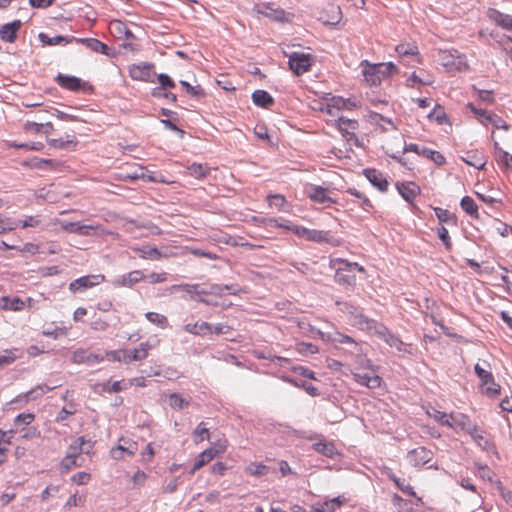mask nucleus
<instances>
[{"instance_id":"dca6fc26","label":"nucleus","mask_w":512,"mask_h":512,"mask_svg":"<svg viewBox=\"0 0 512 512\" xmlns=\"http://www.w3.org/2000/svg\"><path fill=\"white\" fill-rule=\"evenodd\" d=\"M467 434H469L476 445L483 450L492 451L495 449V445L490 434L476 424L467 432Z\"/></svg>"},{"instance_id":"6e6552de","label":"nucleus","mask_w":512,"mask_h":512,"mask_svg":"<svg viewBox=\"0 0 512 512\" xmlns=\"http://www.w3.org/2000/svg\"><path fill=\"white\" fill-rule=\"evenodd\" d=\"M339 306L340 311L347 317L349 323L359 329H363L364 326L371 325V321L366 317L359 306L353 305L348 302H336Z\"/></svg>"},{"instance_id":"9d476101","label":"nucleus","mask_w":512,"mask_h":512,"mask_svg":"<svg viewBox=\"0 0 512 512\" xmlns=\"http://www.w3.org/2000/svg\"><path fill=\"white\" fill-rule=\"evenodd\" d=\"M306 196L314 203L330 208L337 203V200L330 196V190L315 184H307L304 189Z\"/></svg>"},{"instance_id":"e433bc0d","label":"nucleus","mask_w":512,"mask_h":512,"mask_svg":"<svg viewBox=\"0 0 512 512\" xmlns=\"http://www.w3.org/2000/svg\"><path fill=\"white\" fill-rule=\"evenodd\" d=\"M184 330L189 334L205 336L212 334V325L205 321L188 323L184 326Z\"/></svg>"},{"instance_id":"de8ad7c7","label":"nucleus","mask_w":512,"mask_h":512,"mask_svg":"<svg viewBox=\"0 0 512 512\" xmlns=\"http://www.w3.org/2000/svg\"><path fill=\"white\" fill-rule=\"evenodd\" d=\"M261 223L266 226L282 228L284 230L292 232L295 226L291 221L283 218H264L261 220Z\"/></svg>"},{"instance_id":"412c9836","label":"nucleus","mask_w":512,"mask_h":512,"mask_svg":"<svg viewBox=\"0 0 512 512\" xmlns=\"http://www.w3.org/2000/svg\"><path fill=\"white\" fill-rule=\"evenodd\" d=\"M134 251L139 255L140 258L149 260H160L162 258H170L175 256L171 250L166 249L165 251H160L156 247L149 245L134 248Z\"/></svg>"},{"instance_id":"9b49d317","label":"nucleus","mask_w":512,"mask_h":512,"mask_svg":"<svg viewBox=\"0 0 512 512\" xmlns=\"http://www.w3.org/2000/svg\"><path fill=\"white\" fill-rule=\"evenodd\" d=\"M314 62V57L310 53L304 52H292L289 55V68L292 72L300 76L306 72H308Z\"/></svg>"},{"instance_id":"473e14b6","label":"nucleus","mask_w":512,"mask_h":512,"mask_svg":"<svg viewBox=\"0 0 512 512\" xmlns=\"http://www.w3.org/2000/svg\"><path fill=\"white\" fill-rule=\"evenodd\" d=\"M320 19L326 25H336L342 19V11L337 5H329L321 14Z\"/></svg>"},{"instance_id":"09e8293b","label":"nucleus","mask_w":512,"mask_h":512,"mask_svg":"<svg viewBox=\"0 0 512 512\" xmlns=\"http://www.w3.org/2000/svg\"><path fill=\"white\" fill-rule=\"evenodd\" d=\"M187 172L194 178L204 179L209 175L210 168L205 164L192 163L187 167Z\"/></svg>"},{"instance_id":"b1692460","label":"nucleus","mask_w":512,"mask_h":512,"mask_svg":"<svg viewBox=\"0 0 512 512\" xmlns=\"http://www.w3.org/2000/svg\"><path fill=\"white\" fill-rule=\"evenodd\" d=\"M367 180L379 191L385 193L388 191L389 182L384 174L377 169L368 168L363 171Z\"/></svg>"},{"instance_id":"1a4fd4ad","label":"nucleus","mask_w":512,"mask_h":512,"mask_svg":"<svg viewBox=\"0 0 512 512\" xmlns=\"http://www.w3.org/2000/svg\"><path fill=\"white\" fill-rule=\"evenodd\" d=\"M293 233L299 238L305 239L307 241L316 243H329L332 245L337 244L336 239L328 231L309 229L304 226L295 225L293 228Z\"/></svg>"},{"instance_id":"4be33fe9","label":"nucleus","mask_w":512,"mask_h":512,"mask_svg":"<svg viewBox=\"0 0 512 512\" xmlns=\"http://www.w3.org/2000/svg\"><path fill=\"white\" fill-rule=\"evenodd\" d=\"M449 417L450 425L448 427L456 432L465 431L467 433L475 425L468 415L460 412H451Z\"/></svg>"},{"instance_id":"4c0bfd02","label":"nucleus","mask_w":512,"mask_h":512,"mask_svg":"<svg viewBox=\"0 0 512 512\" xmlns=\"http://www.w3.org/2000/svg\"><path fill=\"white\" fill-rule=\"evenodd\" d=\"M39 40L43 45L47 46H55V45H67L74 43L75 37L74 36H55V37H49L45 33L39 34Z\"/></svg>"},{"instance_id":"20e7f679","label":"nucleus","mask_w":512,"mask_h":512,"mask_svg":"<svg viewBox=\"0 0 512 512\" xmlns=\"http://www.w3.org/2000/svg\"><path fill=\"white\" fill-rule=\"evenodd\" d=\"M438 59L449 73L466 72L470 68L466 55L459 53L457 50H440Z\"/></svg>"},{"instance_id":"774afa93","label":"nucleus","mask_w":512,"mask_h":512,"mask_svg":"<svg viewBox=\"0 0 512 512\" xmlns=\"http://www.w3.org/2000/svg\"><path fill=\"white\" fill-rule=\"evenodd\" d=\"M23 132L28 134V135H38V134H43L42 131H43V127H42V123H37V122H34V121H26L24 124H23Z\"/></svg>"},{"instance_id":"2f4dec72","label":"nucleus","mask_w":512,"mask_h":512,"mask_svg":"<svg viewBox=\"0 0 512 512\" xmlns=\"http://www.w3.org/2000/svg\"><path fill=\"white\" fill-rule=\"evenodd\" d=\"M74 43H80L86 46L93 52L109 55L110 48L96 38H77L75 37Z\"/></svg>"},{"instance_id":"4d7b16f0","label":"nucleus","mask_w":512,"mask_h":512,"mask_svg":"<svg viewBox=\"0 0 512 512\" xmlns=\"http://www.w3.org/2000/svg\"><path fill=\"white\" fill-rule=\"evenodd\" d=\"M145 317H146V319L150 323H152V324H154V325H156V326H158V327H160L162 329H165V328L168 327V319H167V317L162 315V314H160V313L147 312L145 314Z\"/></svg>"},{"instance_id":"0e129e2a","label":"nucleus","mask_w":512,"mask_h":512,"mask_svg":"<svg viewBox=\"0 0 512 512\" xmlns=\"http://www.w3.org/2000/svg\"><path fill=\"white\" fill-rule=\"evenodd\" d=\"M77 458L75 454L67 453L66 456L61 460L60 467L63 471L68 472L74 467L79 466L77 463Z\"/></svg>"},{"instance_id":"393cba45","label":"nucleus","mask_w":512,"mask_h":512,"mask_svg":"<svg viewBox=\"0 0 512 512\" xmlns=\"http://www.w3.org/2000/svg\"><path fill=\"white\" fill-rule=\"evenodd\" d=\"M109 31L113 37L119 40H134L135 35L128 28L127 24L121 20H112L109 23Z\"/></svg>"},{"instance_id":"5701e85b","label":"nucleus","mask_w":512,"mask_h":512,"mask_svg":"<svg viewBox=\"0 0 512 512\" xmlns=\"http://www.w3.org/2000/svg\"><path fill=\"white\" fill-rule=\"evenodd\" d=\"M104 360V357L91 352L88 349H78L73 352L71 361L75 364H87L93 365L100 363Z\"/></svg>"},{"instance_id":"72a5a7b5","label":"nucleus","mask_w":512,"mask_h":512,"mask_svg":"<svg viewBox=\"0 0 512 512\" xmlns=\"http://www.w3.org/2000/svg\"><path fill=\"white\" fill-rule=\"evenodd\" d=\"M257 12L276 21H282L285 18V11L281 8H275L274 5L270 3L258 5Z\"/></svg>"},{"instance_id":"49530a36","label":"nucleus","mask_w":512,"mask_h":512,"mask_svg":"<svg viewBox=\"0 0 512 512\" xmlns=\"http://www.w3.org/2000/svg\"><path fill=\"white\" fill-rule=\"evenodd\" d=\"M55 387H50L46 384L38 385L31 390H29L27 393H25L23 396H19L18 399H23L25 402H28L29 400H35L38 397L44 395L45 393L51 391Z\"/></svg>"},{"instance_id":"3c124183","label":"nucleus","mask_w":512,"mask_h":512,"mask_svg":"<svg viewBox=\"0 0 512 512\" xmlns=\"http://www.w3.org/2000/svg\"><path fill=\"white\" fill-rule=\"evenodd\" d=\"M128 388L129 383L125 379L114 382L107 381L102 384V390L107 393H118Z\"/></svg>"},{"instance_id":"8fccbe9b","label":"nucleus","mask_w":512,"mask_h":512,"mask_svg":"<svg viewBox=\"0 0 512 512\" xmlns=\"http://www.w3.org/2000/svg\"><path fill=\"white\" fill-rule=\"evenodd\" d=\"M342 505L340 497L332 498L313 507L314 512H334Z\"/></svg>"},{"instance_id":"f257e3e1","label":"nucleus","mask_w":512,"mask_h":512,"mask_svg":"<svg viewBox=\"0 0 512 512\" xmlns=\"http://www.w3.org/2000/svg\"><path fill=\"white\" fill-rule=\"evenodd\" d=\"M35 420L33 413H20L13 421V428L8 431L0 430L1 440L7 437L6 443L10 444L11 439L16 434H20L21 439L31 440L40 436V431L35 426H30Z\"/></svg>"},{"instance_id":"13d9d810","label":"nucleus","mask_w":512,"mask_h":512,"mask_svg":"<svg viewBox=\"0 0 512 512\" xmlns=\"http://www.w3.org/2000/svg\"><path fill=\"white\" fill-rule=\"evenodd\" d=\"M510 15L504 14L496 9H490L488 11V17L491 21H493L496 25L502 27L503 29L507 25V21Z\"/></svg>"},{"instance_id":"6ab92c4d","label":"nucleus","mask_w":512,"mask_h":512,"mask_svg":"<svg viewBox=\"0 0 512 512\" xmlns=\"http://www.w3.org/2000/svg\"><path fill=\"white\" fill-rule=\"evenodd\" d=\"M433 452L423 446L417 447L408 452L407 458L414 467H422L433 459Z\"/></svg>"},{"instance_id":"69168bd1","label":"nucleus","mask_w":512,"mask_h":512,"mask_svg":"<svg viewBox=\"0 0 512 512\" xmlns=\"http://www.w3.org/2000/svg\"><path fill=\"white\" fill-rule=\"evenodd\" d=\"M386 343L392 347L395 348L398 352H409L407 350V345L396 335L391 333L388 335V339H386Z\"/></svg>"},{"instance_id":"864d4df0","label":"nucleus","mask_w":512,"mask_h":512,"mask_svg":"<svg viewBox=\"0 0 512 512\" xmlns=\"http://www.w3.org/2000/svg\"><path fill=\"white\" fill-rule=\"evenodd\" d=\"M434 212L440 223H446L450 225H456V216L447 209L440 207H434Z\"/></svg>"},{"instance_id":"2eb2a0df","label":"nucleus","mask_w":512,"mask_h":512,"mask_svg":"<svg viewBox=\"0 0 512 512\" xmlns=\"http://www.w3.org/2000/svg\"><path fill=\"white\" fill-rule=\"evenodd\" d=\"M153 63L133 64L129 67V76L136 81L153 82Z\"/></svg>"},{"instance_id":"f704fd0d","label":"nucleus","mask_w":512,"mask_h":512,"mask_svg":"<svg viewBox=\"0 0 512 512\" xmlns=\"http://www.w3.org/2000/svg\"><path fill=\"white\" fill-rule=\"evenodd\" d=\"M47 143L54 149L75 148L78 141L75 134H67L65 138H47Z\"/></svg>"},{"instance_id":"39448f33","label":"nucleus","mask_w":512,"mask_h":512,"mask_svg":"<svg viewBox=\"0 0 512 512\" xmlns=\"http://www.w3.org/2000/svg\"><path fill=\"white\" fill-rule=\"evenodd\" d=\"M484 364L485 367L481 366L479 363H476L474 366V371L480 379L481 387L484 390V393L490 397L498 396L500 394V385L495 382L494 376L490 371V365L487 362H484Z\"/></svg>"},{"instance_id":"79ce46f5","label":"nucleus","mask_w":512,"mask_h":512,"mask_svg":"<svg viewBox=\"0 0 512 512\" xmlns=\"http://www.w3.org/2000/svg\"><path fill=\"white\" fill-rule=\"evenodd\" d=\"M21 357L22 352L18 348L3 350L2 353H0V368L12 364Z\"/></svg>"},{"instance_id":"aec40b11","label":"nucleus","mask_w":512,"mask_h":512,"mask_svg":"<svg viewBox=\"0 0 512 512\" xmlns=\"http://www.w3.org/2000/svg\"><path fill=\"white\" fill-rule=\"evenodd\" d=\"M395 187L403 199L408 203H413L421 194L420 186L413 181L397 182Z\"/></svg>"},{"instance_id":"a878e982","label":"nucleus","mask_w":512,"mask_h":512,"mask_svg":"<svg viewBox=\"0 0 512 512\" xmlns=\"http://www.w3.org/2000/svg\"><path fill=\"white\" fill-rule=\"evenodd\" d=\"M330 266L335 269L338 275L344 272H351L356 269L360 273H366V269L364 266L358 264L357 262H350L343 258H334L330 261Z\"/></svg>"},{"instance_id":"f8f14e48","label":"nucleus","mask_w":512,"mask_h":512,"mask_svg":"<svg viewBox=\"0 0 512 512\" xmlns=\"http://www.w3.org/2000/svg\"><path fill=\"white\" fill-rule=\"evenodd\" d=\"M398 57L407 64L410 62L421 64L423 59L419 53L418 46L414 42L400 43L395 47Z\"/></svg>"},{"instance_id":"cd10ccee","label":"nucleus","mask_w":512,"mask_h":512,"mask_svg":"<svg viewBox=\"0 0 512 512\" xmlns=\"http://www.w3.org/2000/svg\"><path fill=\"white\" fill-rule=\"evenodd\" d=\"M461 160L478 170H483L487 163L484 153L477 149L467 151L465 155L461 157Z\"/></svg>"},{"instance_id":"7ed1b4c3","label":"nucleus","mask_w":512,"mask_h":512,"mask_svg":"<svg viewBox=\"0 0 512 512\" xmlns=\"http://www.w3.org/2000/svg\"><path fill=\"white\" fill-rule=\"evenodd\" d=\"M151 348L152 345L148 341H145L140 343L138 347L132 350L119 349L108 351L106 352L105 357L109 361H117L129 364L134 361H142L146 359Z\"/></svg>"},{"instance_id":"0eeeda50","label":"nucleus","mask_w":512,"mask_h":512,"mask_svg":"<svg viewBox=\"0 0 512 512\" xmlns=\"http://www.w3.org/2000/svg\"><path fill=\"white\" fill-rule=\"evenodd\" d=\"M333 126L339 130L347 142L352 143L355 146H360V141L357 136L359 131V122L356 119L339 117L337 120L333 121Z\"/></svg>"},{"instance_id":"6e6d98bb","label":"nucleus","mask_w":512,"mask_h":512,"mask_svg":"<svg viewBox=\"0 0 512 512\" xmlns=\"http://www.w3.org/2000/svg\"><path fill=\"white\" fill-rule=\"evenodd\" d=\"M31 166L37 169H55L60 166V162L54 159H43L35 157L31 160Z\"/></svg>"},{"instance_id":"37998d69","label":"nucleus","mask_w":512,"mask_h":512,"mask_svg":"<svg viewBox=\"0 0 512 512\" xmlns=\"http://www.w3.org/2000/svg\"><path fill=\"white\" fill-rule=\"evenodd\" d=\"M313 448L315 451L326 457L333 458L337 454L335 445L331 441L321 440L317 443H314Z\"/></svg>"},{"instance_id":"4468645a","label":"nucleus","mask_w":512,"mask_h":512,"mask_svg":"<svg viewBox=\"0 0 512 512\" xmlns=\"http://www.w3.org/2000/svg\"><path fill=\"white\" fill-rule=\"evenodd\" d=\"M404 152H414L433 161L438 166H443L446 163L445 156L439 151H435L427 147H420L418 144L415 143L405 145Z\"/></svg>"},{"instance_id":"f3484780","label":"nucleus","mask_w":512,"mask_h":512,"mask_svg":"<svg viewBox=\"0 0 512 512\" xmlns=\"http://www.w3.org/2000/svg\"><path fill=\"white\" fill-rule=\"evenodd\" d=\"M354 380L363 386H366L370 389L378 388L381 386L382 378L377 375L376 372H371L368 370L359 371L358 368H355V370L352 372Z\"/></svg>"},{"instance_id":"680f3d73","label":"nucleus","mask_w":512,"mask_h":512,"mask_svg":"<svg viewBox=\"0 0 512 512\" xmlns=\"http://www.w3.org/2000/svg\"><path fill=\"white\" fill-rule=\"evenodd\" d=\"M180 85L192 97L201 98L205 96V92L200 85L192 86L187 81L181 80Z\"/></svg>"},{"instance_id":"a211bd4d","label":"nucleus","mask_w":512,"mask_h":512,"mask_svg":"<svg viewBox=\"0 0 512 512\" xmlns=\"http://www.w3.org/2000/svg\"><path fill=\"white\" fill-rule=\"evenodd\" d=\"M137 451L138 445L135 441L128 438H120L118 445L111 449L110 454L112 458L119 460L123 459L124 454L131 457L134 456Z\"/></svg>"},{"instance_id":"603ef678","label":"nucleus","mask_w":512,"mask_h":512,"mask_svg":"<svg viewBox=\"0 0 512 512\" xmlns=\"http://www.w3.org/2000/svg\"><path fill=\"white\" fill-rule=\"evenodd\" d=\"M245 472L248 475L254 477L265 476L269 473V467L262 463L251 462L248 466H246Z\"/></svg>"},{"instance_id":"ea45409f","label":"nucleus","mask_w":512,"mask_h":512,"mask_svg":"<svg viewBox=\"0 0 512 512\" xmlns=\"http://www.w3.org/2000/svg\"><path fill=\"white\" fill-rule=\"evenodd\" d=\"M253 103L261 108H269L274 104L273 97L265 90H255L252 93Z\"/></svg>"},{"instance_id":"c85d7f7f","label":"nucleus","mask_w":512,"mask_h":512,"mask_svg":"<svg viewBox=\"0 0 512 512\" xmlns=\"http://www.w3.org/2000/svg\"><path fill=\"white\" fill-rule=\"evenodd\" d=\"M57 83L64 89L77 92L85 90L86 83L75 76L58 75Z\"/></svg>"},{"instance_id":"c03bdc74","label":"nucleus","mask_w":512,"mask_h":512,"mask_svg":"<svg viewBox=\"0 0 512 512\" xmlns=\"http://www.w3.org/2000/svg\"><path fill=\"white\" fill-rule=\"evenodd\" d=\"M370 321L372 322L371 325L369 324L367 326H364L362 330L373 332L376 336H378L380 339L386 342V339H388V335L391 334L389 329L383 324H380L373 319H370Z\"/></svg>"},{"instance_id":"7c9ffc66","label":"nucleus","mask_w":512,"mask_h":512,"mask_svg":"<svg viewBox=\"0 0 512 512\" xmlns=\"http://www.w3.org/2000/svg\"><path fill=\"white\" fill-rule=\"evenodd\" d=\"M22 26V22L20 20H14L10 23L3 25L0 28V38L5 42L12 43L17 38V32Z\"/></svg>"},{"instance_id":"a18cd8bd","label":"nucleus","mask_w":512,"mask_h":512,"mask_svg":"<svg viewBox=\"0 0 512 512\" xmlns=\"http://www.w3.org/2000/svg\"><path fill=\"white\" fill-rule=\"evenodd\" d=\"M370 321L372 322L371 325L369 324L367 326H364L362 330L373 332L376 336H378L380 339L386 342V339H388V335L391 334L389 329L383 324H380L373 319H370Z\"/></svg>"},{"instance_id":"052dcab7","label":"nucleus","mask_w":512,"mask_h":512,"mask_svg":"<svg viewBox=\"0 0 512 512\" xmlns=\"http://www.w3.org/2000/svg\"><path fill=\"white\" fill-rule=\"evenodd\" d=\"M193 436L195 437V443H199L204 440H209L210 433H209V429L206 427L205 422H200L197 425V427L193 431Z\"/></svg>"},{"instance_id":"bf43d9fd","label":"nucleus","mask_w":512,"mask_h":512,"mask_svg":"<svg viewBox=\"0 0 512 512\" xmlns=\"http://www.w3.org/2000/svg\"><path fill=\"white\" fill-rule=\"evenodd\" d=\"M389 477L403 493L412 497H416V492L414 491L413 487L409 483H406L405 480H401L394 474H390Z\"/></svg>"},{"instance_id":"ddd939ff","label":"nucleus","mask_w":512,"mask_h":512,"mask_svg":"<svg viewBox=\"0 0 512 512\" xmlns=\"http://www.w3.org/2000/svg\"><path fill=\"white\" fill-rule=\"evenodd\" d=\"M106 278L103 274L86 275L75 279L69 284V290L72 293L84 291L105 282Z\"/></svg>"},{"instance_id":"a19ab883","label":"nucleus","mask_w":512,"mask_h":512,"mask_svg":"<svg viewBox=\"0 0 512 512\" xmlns=\"http://www.w3.org/2000/svg\"><path fill=\"white\" fill-rule=\"evenodd\" d=\"M93 443L84 437H79L69 446V453L79 456L81 453H89Z\"/></svg>"},{"instance_id":"c9c22d12","label":"nucleus","mask_w":512,"mask_h":512,"mask_svg":"<svg viewBox=\"0 0 512 512\" xmlns=\"http://www.w3.org/2000/svg\"><path fill=\"white\" fill-rule=\"evenodd\" d=\"M146 276L140 270H134L127 274L122 275L117 281L116 285L119 287H132L136 283L144 280Z\"/></svg>"},{"instance_id":"c756f323","label":"nucleus","mask_w":512,"mask_h":512,"mask_svg":"<svg viewBox=\"0 0 512 512\" xmlns=\"http://www.w3.org/2000/svg\"><path fill=\"white\" fill-rule=\"evenodd\" d=\"M328 101V107L334 108V110L338 113L341 110H353L357 107V103L348 98L345 99L341 96H326L324 97Z\"/></svg>"},{"instance_id":"338daca9","label":"nucleus","mask_w":512,"mask_h":512,"mask_svg":"<svg viewBox=\"0 0 512 512\" xmlns=\"http://www.w3.org/2000/svg\"><path fill=\"white\" fill-rule=\"evenodd\" d=\"M427 414L432 417L435 421H437L438 423H440L441 425H444V426H449L450 425V417H449V414H446L445 412H442V411H439V410H436V409H432V411H427Z\"/></svg>"},{"instance_id":"5fc2aeb1","label":"nucleus","mask_w":512,"mask_h":512,"mask_svg":"<svg viewBox=\"0 0 512 512\" xmlns=\"http://www.w3.org/2000/svg\"><path fill=\"white\" fill-rule=\"evenodd\" d=\"M461 208L471 217L478 218V206L470 196H464L460 202Z\"/></svg>"},{"instance_id":"58836bf2","label":"nucleus","mask_w":512,"mask_h":512,"mask_svg":"<svg viewBox=\"0 0 512 512\" xmlns=\"http://www.w3.org/2000/svg\"><path fill=\"white\" fill-rule=\"evenodd\" d=\"M25 308L24 301L19 297L10 298L8 296H3L0 299V309L1 310H11V311H22Z\"/></svg>"},{"instance_id":"e2e57ef3","label":"nucleus","mask_w":512,"mask_h":512,"mask_svg":"<svg viewBox=\"0 0 512 512\" xmlns=\"http://www.w3.org/2000/svg\"><path fill=\"white\" fill-rule=\"evenodd\" d=\"M430 120L436 121L439 125L448 123V117L441 106H436L428 115Z\"/></svg>"},{"instance_id":"423d86ee","label":"nucleus","mask_w":512,"mask_h":512,"mask_svg":"<svg viewBox=\"0 0 512 512\" xmlns=\"http://www.w3.org/2000/svg\"><path fill=\"white\" fill-rule=\"evenodd\" d=\"M228 448V441L226 439L218 441L214 447H210L202 451L195 458L190 474L193 475L196 471L207 465L214 458L224 454Z\"/></svg>"},{"instance_id":"bb28decb","label":"nucleus","mask_w":512,"mask_h":512,"mask_svg":"<svg viewBox=\"0 0 512 512\" xmlns=\"http://www.w3.org/2000/svg\"><path fill=\"white\" fill-rule=\"evenodd\" d=\"M494 157L497 164L504 171H512V155L500 147L499 143L494 140Z\"/></svg>"},{"instance_id":"f03ea898","label":"nucleus","mask_w":512,"mask_h":512,"mask_svg":"<svg viewBox=\"0 0 512 512\" xmlns=\"http://www.w3.org/2000/svg\"><path fill=\"white\" fill-rule=\"evenodd\" d=\"M360 67L364 81L369 86H378L383 80L398 72L397 67L392 62L373 64L368 60H363Z\"/></svg>"}]
</instances>
